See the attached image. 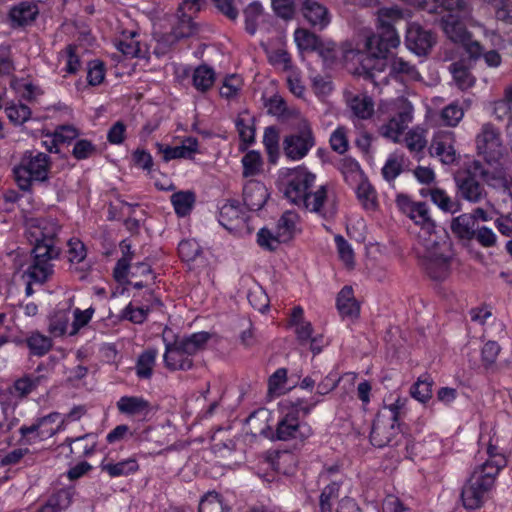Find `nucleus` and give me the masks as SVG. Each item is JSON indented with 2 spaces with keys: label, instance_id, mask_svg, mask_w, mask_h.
Wrapping results in <instances>:
<instances>
[{
  "label": "nucleus",
  "instance_id": "obj_19",
  "mask_svg": "<svg viewBox=\"0 0 512 512\" xmlns=\"http://www.w3.org/2000/svg\"><path fill=\"white\" fill-rule=\"evenodd\" d=\"M121 414L145 419L152 411L151 403L138 396H123L116 403Z\"/></svg>",
  "mask_w": 512,
  "mask_h": 512
},
{
  "label": "nucleus",
  "instance_id": "obj_30",
  "mask_svg": "<svg viewBox=\"0 0 512 512\" xmlns=\"http://www.w3.org/2000/svg\"><path fill=\"white\" fill-rule=\"evenodd\" d=\"M45 375L26 374L18 378L13 383V393L19 398H26L30 393L35 391L38 386L46 381Z\"/></svg>",
  "mask_w": 512,
  "mask_h": 512
},
{
  "label": "nucleus",
  "instance_id": "obj_20",
  "mask_svg": "<svg viewBox=\"0 0 512 512\" xmlns=\"http://www.w3.org/2000/svg\"><path fill=\"white\" fill-rule=\"evenodd\" d=\"M164 363L169 370H189L193 366V360L187 353L182 351L179 344L174 341L173 343H166L164 353Z\"/></svg>",
  "mask_w": 512,
  "mask_h": 512
},
{
  "label": "nucleus",
  "instance_id": "obj_53",
  "mask_svg": "<svg viewBox=\"0 0 512 512\" xmlns=\"http://www.w3.org/2000/svg\"><path fill=\"white\" fill-rule=\"evenodd\" d=\"M500 346L495 341H488L481 350V361L486 370H492L500 353Z\"/></svg>",
  "mask_w": 512,
  "mask_h": 512
},
{
  "label": "nucleus",
  "instance_id": "obj_1",
  "mask_svg": "<svg viewBox=\"0 0 512 512\" xmlns=\"http://www.w3.org/2000/svg\"><path fill=\"white\" fill-rule=\"evenodd\" d=\"M396 202L415 224L421 226L415 252L421 259L426 273L434 280L445 279L450 272L451 243L447 236L439 235L434 230L427 204L414 202L406 195H398Z\"/></svg>",
  "mask_w": 512,
  "mask_h": 512
},
{
  "label": "nucleus",
  "instance_id": "obj_15",
  "mask_svg": "<svg viewBox=\"0 0 512 512\" xmlns=\"http://www.w3.org/2000/svg\"><path fill=\"white\" fill-rule=\"evenodd\" d=\"M59 225L53 219H38L36 224L31 225L29 234L34 242V247L51 246L54 250H61L57 246Z\"/></svg>",
  "mask_w": 512,
  "mask_h": 512
},
{
  "label": "nucleus",
  "instance_id": "obj_7",
  "mask_svg": "<svg viewBox=\"0 0 512 512\" xmlns=\"http://www.w3.org/2000/svg\"><path fill=\"white\" fill-rule=\"evenodd\" d=\"M61 250H54L51 246L33 247V260L25 274L34 283L44 284L54 273L52 261L59 258Z\"/></svg>",
  "mask_w": 512,
  "mask_h": 512
},
{
  "label": "nucleus",
  "instance_id": "obj_48",
  "mask_svg": "<svg viewBox=\"0 0 512 512\" xmlns=\"http://www.w3.org/2000/svg\"><path fill=\"white\" fill-rule=\"evenodd\" d=\"M512 111V86H508L504 91V97L493 103L492 113L498 120L509 118L511 120Z\"/></svg>",
  "mask_w": 512,
  "mask_h": 512
},
{
  "label": "nucleus",
  "instance_id": "obj_33",
  "mask_svg": "<svg viewBox=\"0 0 512 512\" xmlns=\"http://www.w3.org/2000/svg\"><path fill=\"white\" fill-rule=\"evenodd\" d=\"M38 14V8L35 4L21 2L10 11L11 21L18 26H25L32 22Z\"/></svg>",
  "mask_w": 512,
  "mask_h": 512
},
{
  "label": "nucleus",
  "instance_id": "obj_11",
  "mask_svg": "<svg viewBox=\"0 0 512 512\" xmlns=\"http://www.w3.org/2000/svg\"><path fill=\"white\" fill-rule=\"evenodd\" d=\"M315 146V137L308 124H304L296 133L286 136L283 140L285 156L293 161L303 159Z\"/></svg>",
  "mask_w": 512,
  "mask_h": 512
},
{
  "label": "nucleus",
  "instance_id": "obj_23",
  "mask_svg": "<svg viewBox=\"0 0 512 512\" xmlns=\"http://www.w3.org/2000/svg\"><path fill=\"white\" fill-rule=\"evenodd\" d=\"M337 309L343 318H357L360 313V305L354 297L351 286H344L337 296Z\"/></svg>",
  "mask_w": 512,
  "mask_h": 512
},
{
  "label": "nucleus",
  "instance_id": "obj_29",
  "mask_svg": "<svg viewBox=\"0 0 512 512\" xmlns=\"http://www.w3.org/2000/svg\"><path fill=\"white\" fill-rule=\"evenodd\" d=\"M353 115L361 120L370 119L374 114V101L366 94H357L348 100Z\"/></svg>",
  "mask_w": 512,
  "mask_h": 512
},
{
  "label": "nucleus",
  "instance_id": "obj_8",
  "mask_svg": "<svg viewBox=\"0 0 512 512\" xmlns=\"http://www.w3.org/2000/svg\"><path fill=\"white\" fill-rule=\"evenodd\" d=\"M403 439L404 436L397 422L386 418L385 413L377 414L370 432V442L373 446L377 448L394 447L400 445Z\"/></svg>",
  "mask_w": 512,
  "mask_h": 512
},
{
  "label": "nucleus",
  "instance_id": "obj_2",
  "mask_svg": "<svg viewBox=\"0 0 512 512\" xmlns=\"http://www.w3.org/2000/svg\"><path fill=\"white\" fill-rule=\"evenodd\" d=\"M377 32L366 39L367 51L349 49L344 52L347 61H357L365 77L375 86L387 83V76L378 79L385 71L387 56L392 48L400 44L396 26L403 21V12L398 8H383L378 11Z\"/></svg>",
  "mask_w": 512,
  "mask_h": 512
},
{
  "label": "nucleus",
  "instance_id": "obj_3",
  "mask_svg": "<svg viewBox=\"0 0 512 512\" xmlns=\"http://www.w3.org/2000/svg\"><path fill=\"white\" fill-rule=\"evenodd\" d=\"M316 175L305 167L291 170L284 189L286 199L299 208L328 219L335 215L336 208L330 201L327 186L315 187Z\"/></svg>",
  "mask_w": 512,
  "mask_h": 512
},
{
  "label": "nucleus",
  "instance_id": "obj_63",
  "mask_svg": "<svg viewBox=\"0 0 512 512\" xmlns=\"http://www.w3.org/2000/svg\"><path fill=\"white\" fill-rule=\"evenodd\" d=\"M247 298L251 306L259 312H264L269 306V298L260 287L250 290Z\"/></svg>",
  "mask_w": 512,
  "mask_h": 512
},
{
  "label": "nucleus",
  "instance_id": "obj_17",
  "mask_svg": "<svg viewBox=\"0 0 512 512\" xmlns=\"http://www.w3.org/2000/svg\"><path fill=\"white\" fill-rule=\"evenodd\" d=\"M158 153H160L165 162L173 159H191L198 150V141L196 138L188 137L179 146H168L156 143Z\"/></svg>",
  "mask_w": 512,
  "mask_h": 512
},
{
  "label": "nucleus",
  "instance_id": "obj_45",
  "mask_svg": "<svg viewBox=\"0 0 512 512\" xmlns=\"http://www.w3.org/2000/svg\"><path fill=\"white\" fill-rule=\"evenodd\" d=\"M294 41L300 51H314L319 45L320 38L305 28H297Z\"/></svg>",
  "mask_w": 512,
  "mask_h": 512
},
{
  "label": "nucleus",
  "instance_id": "obj_26",
  "mask_svg": "<svg viewBox=\"0 0 512 512\" xmlns=\"http://www.w3.org/2000/svg\"><path fill=\"white\" fill-rule=\"evenodd\" d=\"M147 302L149 304L141 305L134 307L131 303L123 310L122 317L124 319H127L135 324H141L143 323L149 312L151 311L152 307L154 305L161 306V301L154 296V293L152 291H149L148 293Z\"/></svg>",
  "mask_w": 512,
  "mask_h": 512
},
{
  "label": "nucleus",
  "instance_id": "obj_54",
  "mask_svg": "<svg viewBox=\"0 0 512 512\" xmlns=\"http://www.w3.org/2000/svg\"><path fill=\"white\" fill-rule=\"evenodd\" d=\"M201 252V246L193 239L183 240L178 245L179 256L185 262L194 261Z\"/></svg>",
  "mask_w": 512,
  "mask_h": 512
},
{
  "label": "nucleus",
  "instance_id": "obj_32",
  "mask_svg": "<svg viewBox=\"0 0 512 512\" xmlns=\"http://www.w3.org/2000/svg\"><path fill=\"white\" fill-rule=\"evenodd\" d=\"M209 337L210 335L207 332H198L188 337L177 338L175 341L179 344L182 351L192 358L193 355L204 349Z\"/></svg>",
  "mask_w": 512,
  "mask_h": 512
},
{
  "label": "nucleus",
  "instance_id": "obj_28",
  "mask_svg": "<svg viewBox=\"0 0 512 512\" xmlns=\"http://www.w3.org/2000/svg\"><path fill=\"white\" fill-rule=\"evenodd\" d=\"M430 195L431 201L446 213H457L461 211V203L453 200L444 190L440 188L422 189L421 195Z\"/></svg>",
  "mask_w": 512,
  "mask_h": 512
},
{
  "label": "nucleus",
  "instance_id": "obj_21",
  "mask_svg": "<svg viewBox=\"0 0 512 512\" xmlns=\"http://www.w3.org/2000/svg\"><path fill=\"white\" fill-rule=\"evenodd\" d=\"M430 151L432 155L438 156L444 164H452L456 159L452 134L437 135L431 143Z\"/></svg>",
  "mask_w": 512,
  "mask_h": 512
},
{
  "label": "nucleus",
  "instance_id": "obj_44",
  "mask_svg": "<svg viewBox=\"0 0 512 512\" xmlns=\"http://www.w3.org/2000/svg\"><path fill=\"white\" fill-rule=\"evenodd\" d=\"M271 5L275 14L286 21L294 19L300 10L299 0H271Z\"/></svg>",
  "mask_w": 512,
  "mask_h": 512
},
{
  "label": "nucleus",
  "instance_id": "obj_40",
  "mask_svg": "<svg viewBox=\"0 0 512 512\" xmlns=\"http://www.w3.org/2000/svg\"><path fill=\"white\" fill-rule=\"evenodd\" d=\"M263 144L270 163H276L279 156V132L275 126L265 128Z\"/></svg>",
  "mask_w": 512,
  "mask_h": 512
},
{
  "label": "nucleus",
  "instance_id": "obj_38",
  "mask_svg": "<svg viewBox=\"0 0 512 512\" xmlns=\"http://www.w3.org/2000/svg\"><path fill=\"white\" fill-rule=\"evenodd\" d=\"M171 203L175 213L184 217L188 215L195 203V194L192 191H179L171 195Z\"/></svg>",
  "mask_w": 512,
  "mask_h": 512
},
{
  "label": "nucleus",
  "instance_id": "obj_31",
  "mask_svg": "<svg viewBox=\"0 0 512 512\" xmlns=\"http://www.w3.org/2000/svg\"><path fill=\"white\" fill-rule=\"evenodd\" d=\"M245 18V30L254 35L259 25L264 21L265 14L263 6L260 2L254 1L250 3L243 11Z\"/></svg>",
  "mask_w": 512,
  "mask_h": 512
},
{
  "label": "nucleus",
  "instance_id": "obj_64",
  "mask_svg": "<svg viewBox=\"0 0 512 512\" xmlns=\"http://www.w3.org/2000/svg\"><path fill=\"white\" fill-rule=\"evenodd\" d=\"M198 512H224L218 495L209 493L204 496L199 503Z\"/></svg>",
  "mask_w": 512,
  "mask_h": 512
},
{
  "label": "nucleus",
  "instance_id": "obj_57",
  "mask_svg": "<svg viewBox=\"0 0 512 512\" xmlns=\"http://www.w3.org/2000/svg\"><path fill=\"white\" fill-rule=\"evenodd\" d=\"M15 63L11 46L8 44L0 45V74L11 76L15 71Z\"/></svg>",
  "mask_w": 512,
  "mask_h": 512
},
{
  "label": "nucleus",
  "instance_id": "obj_59",
  "mask_svg": "<svg viewBox=\"0 0 512 512\" xmlns=\"http://www.w3.org/2000/svg\"><path fill=\"white\" fill-rule=\"evenodd\" d=\"M79 135L78 130L71 125H62L55 129L52 134L53 146H58L60 143H68L76 139Z\"/></svg>",
  "mask_w": 512,
  "mask_h": 512
},
{
  "label": "nucleus",
  "instance_id": "obj_34",
  "mask_svg": "<svg viewBox=\"0 0 512 512\" xmlns=\"http://www.w3.org/2000/svg\"><path fill=\"white\" fill-rule=\"evenodd\" d=\"M254 122V117L248 111L239 113L235 120L239 137L246 144H252L255 140Z\"/></svg>",
  "mask_w": 512,
  "mask_h": 512
},
{
  "label": "nucleus",
  "instance_id": "obj_36",
  "mask_svg": "<svg viewBox=\"0 0 512 512\" xmlns=\"http://www.w3.org/2000/svg\"><path fill=\"white\" fill-rule=\"evenodd\" d=\"M299 216L294 211H285L277 223V232L283 242L289 241L294 236Z\"/></svg>",
  "mask_w": 512,
  "mask_h": 512
},
{
  "label": "nucleus",
  "instance_id": "obj_51",
  "mask_svg": "<svg viewBox=\"0 0 512 512\" xmlns=\"http://www.w3.org/2000/svg\"><path fill=\"white\" fill-rule=\"evenodd\" d=\"M243 176L251 177L259 174L262 168V158L259 152L251 150L242 158Z\"/></svg>",
  "mask_w": 512,
  "mask_h": 512
},
{
  "label": "nucleus",
  "instance_id": "obj_6",
  "mask_svg": "<svg viewBox=\"0 0 512 512\" xmlns=\"http://www.w3.org/2000/svg\"><path fill=\"white\" fill-rule=\"evenodd\" d=\"M489 172L479 161H474L468 169L458 172L454 178L457 195L469 203L478 204L485 200L488 193L480 180L488 182Z\"/></svg>",
  "mask_w": 512,
  "mask_h": 512
},
{
  "label": "nucleus",
  "instance_id": "obj_50",
  "mask_svg": "<svg viewBox=\"0 0 512 512\" xmlns=\"http://www.w3.org/2000/svg\"><path fill=\"white\" fill-rule=\"evenodd\" d=\"M389 75H404L410 79H417L419 73L414 65L402 57H393L390 61Z\"/></svg>",
  "mask_w": 512,
  "mask_h": 512
},
{
  "label": "nucleus",
  "instance_id": "obj_18",
  "mask_svg": "<svg viewBox=\"0 0 512 512\" xmlns=\"http://www.w3.org/2000/svg\"><path fill=\"white\" fill-rule=\"evenodd\" d=\"M268 199L266 186L256 180H249L243 188V203L251 211L260 210Z\"/></svg>",
  "mask_w": 512,
  "mask_h": 512
},
{
  "label": "nucleus",
  "instance_id": "obj_14",
  "mask_svg": "<svg viewBox=\"0 0 512 512\" xmlns=\"http://www.w3.org/2000/svg\"><path fill=\"white\" fill-rule=\"evenodd\" d=\"M311 434V429L301 424L297 411H288L278 422L276 428V438L281 441L291 439L304 440Z\"/></svg>",
  "mask_w": 512,
  "mask_h": 512
},
{
  "label": "nucleus",
  "instance_id": "obj_24",
  "mask_svg": "<svg viewBox=\"0 0 512 512\" xmlns=\"http://www.w3.org/2000/svg\"><path fill=\"white\" fill-rule=\"evenodd\" d=\"M470 18H442L441 27L445 35L454 43L461 44L468 40L470 33L465 22Z\"/></svg>",
  "mask_w": 512,
  "mask_h": 512
},
{
  "label": "nucleus",
  "instance_id": "obj_10",
  "mask_svg": "<svg viewBox=\"0 0 512 512\" xmlns=\"http://www.w3.org/2000/svg\"><path fill=\"white\" fill-rule=\"evenodd\" d=\"M475 142L478 153L488 163L496 162L503 154L501 133L492 123L482 125Z\"/></svg>",
  "mask_w": 512,
  "mask_h": 512
},
{
  "label": "nucleus",
  "instance_id": "obj_35",
  "mask_svg": "<svg viewBox=\"0 0 512 512\" xmlns=\"http://www.w3.org/2000/svg\"><path fill=\"white\" fill-rule=\"evenodd\" d=\"M158 351L155 348H149L143 351L137 359L135 370L140 379H150L153 374V368L156 362Z\"/></svg>",
  "mask_w": 512,
  "mask_h": 512
},
{
  "label": "nucleus",
  "instance_id": "obj_9",
  "mask_svg": "<svg viewBox=\"0 0 512 512\" xmlns=\"http://www.w3.org/2000/svg\"><path fill=\"white\" fill-rule=\"evenodd\" d=\"M60 419V413L52 412L43 417L37 418L31 425H22L19 428L21 439L26 444H32L51 438L58 433L62 427L63 421L55 425Z\"/></svg>",
  "mask_w": 512,
  "mask_h": 512
},
{
  "label": "nucleus",
  "instance_id": "obj_52",
  "mask_svg": "<svg viewBox=\"0 0 512 512\" xmlns=\"http://www.w3.org/2000/svg\"><path fill=\"white\" fill-rule=\"evenodd\" d=\"M340 484L332 482L328 484L321 492L319 499L320 512H332V500L339 495Z\"/></svg>",
  "mask_w": 512,
  "mask_h": 512
},
{
  "label": "nucleus",
  "instance_id": "obj_49",
  "mask_svg": "<svg viewBox=\"0 0 512 512\" xmlns=\"http://www.w3.org/2000/svg\"><path fill=\"white\" fill-rule=\"evenodd\" d=\"M243 213L237 201L232 200L225 203L220 209V222L223 226L229 227L233 222L243 220Z\"/></svg>",
  "mask_w": 512,
  "mask_h": 512
},
{
  "label": "nucleus",
  "instance_id": "obj_27",
  "mask_svg": "<svg viewBox=\"0 0 512 512\" xmlns=\"http://www.w3.org/2000/svg\"><path fill=\"white\" fill-rule=\"evenodd\" d=\"M100 468L110 477H126L139 470V464L135 458H127L117 463L104 460Z\"/></svg>",
  "mask_w": 512,
  "mask_h": 512
},
{
  "label": "nucleus",
  "instance_id": "obj_43",
  "mask_svg": "<svg viewBox=\"0 0 512 512\" xmlns=\"http://www.w3.org/2000/svg\"><path fill=\"white\" fill-rule=\"evenodd\" d=\"M432 378L424 374L420 376L417 382L411 387V395L421 403L427 402L432 397Z\"/></svg>",
  "mask_w": 512,
  "mask_h": 512
},
{
  "label": "nucleus",
  "instance_id": "obj_42",
  "mask_svg": "<svg viewBox=\"0 0 512 512\" xmlns=\"http://www.w3.org/2000/svg\"><path fill=\"white\" fill-rule=\"evenodd\" d=\"M137 33L131 32L129 36L116 41L115 46L125 57L136 58L142 56L140 42L136 39Z\"/></svg>",
  "mask_w": 512,
  "mask_h": 512
},
{
  "label": "nucleus",
  "instance_id": "obj_13",
  "mask_svg": "<svg viewBox=\"0 0 512 512\" xmlns=\"http://www.w3.org/2000/svg\"><path fill=\"white\" fill-rule=\"evenodd\" d=\"M433 33L423 29L417 23L407 25L405 44L406 47L418 56H425L435 44Z\"/></svg>",
  "mask_w": 512,
  "mask_h": 512
},
{
  "label": "nucleus",
  "instance_id": "obj_5",
  "mask_svg": "<svg viewBox=\"0 0 512 512\" xmlns=\"http://www.w3.org/2000/svg\"><path fill=\"white\" fill-rule=\"evenodd\" d=\"M50 169L49 155L26 151L20 163L14 167L13 173L18 187L22 191H30L34 183H45L49 180Z\"/></svg>",
  "mask_w": 512,
  "mask_h": 512
},
{
  "label": "nucleus",
  "instance_id": "obj_39",
  "mask_svg": "<svg viewBox=\"0 0 512 512\" xmlns=\"http://www.w3.org/2000/svg\"><path fill=\"white\" fill-rule=\"evenodd\" d=\"M450 72L453 75L455 84L462 91L471 88L475 84V77L462 63H452L450 65Z\"/></svg>",
  "mask_w": 512,
  "mask_h": 512
},
{
  "label": "nucleus",
  "instance_id": "obj_22",
  "mask_svg": "<svg viewBox=\"0 0 512 512\" xmlns=\"http://www.w3.org/2000/svg\"><path fill=\"white\" fill-rule=\"evenodd\" d=\"M411 120V109L399 112L395 117H392L386 124L382 125V127L380 128L381 135L394 142H398L399 137L407 128Z\"/></svg>",
  "mask_w": 512,
  "mask_h": 512
},
{
  "label": "nucleus",
  "instance_id": "obj_61",
  "mask_svg": "<svg viewBox=\"0 0 512 512\" xmlns=\"http://www.w3.org/2000/svg\"><path fill=\"white\" fill-rule=\"evenodd\" d=\"M7 117L15 125H21L31 117V110L27 105L18 104L6 108Z\"/></svg>",
  "mask_w": 512,
  "mask_h": 512
},
{
  "label": "nucleus",
  "instance_id": "obj_12",
  "mask_svg": "<svg viewBox=\"0 0 512 512\" xmlns=\"http://www.w3.org/2000/svg\"><path fill=\"white\" fill-rule=\"evenodd\" d=\"M420 7L428 13H443L442 18H471L472 6L469 0H422Z\"/></svg>",
  "mask_w": 512,
  "mask_h": 512
},
{
  "label": "nucleus",
  "instance_id": "obj_37",
  "mask_svg": "<svg viewBox=\"0 0 512 512\" xmlns=\"http://www.w3.org/2000/svg\"><path fill=\"white\" fill-rule=\"evenodd\" d=\"M70 321L69 309L56 310L49 317L48 331L54 337H60L66 334Z\"/></svg>",
  "mask_w": 512,
  "mask_h": 512
},
{
  "label": "nucleus",
  "instance_id": "obj_4",
  "mask_svg": "<svg viewBox=\"0 0 512 512\" xmlns=\"http://www.w3.org/2000/svg\"><path fill=\"white\" fill-rule=\"evenodd\" d=\"M487 454L489 458L474 469L462 489L461 499L466 509H477L482 506L497 475L506 466V459L498 452L497 446L490 443Z\"/></svg>",
  "mask_w": 512,
  "mask_h": 512
},
{
  "label": "nucleus",
  "instance_id": "obj_55",
  "mask_svg": "<svg viewBox=\"0 0 512 512\" xmlns=\"http://www.w3.org/2000/svg\"><path fill=\"white\" fill-rule=\"evenodd\" d=\"M94 312L95 310L92 307H89L85 310H81L79 308L74 309L73 322L71 324L69 335L74 336L79 332L81 328L85 327L92 319Z\"/></svg>",
  "mask_w": 512,
  "mask_h": 512
},
{
  "label": "nucleus",
  "instance_id": "obj_25",
  "mask_svg": "<svg viewBox=\"0 0 512 512\" xmlns=\"http://www.w3.org/2000/svg\"><path fill=\"white\" fill-rule=\"evenodd\" d=\"M450 229L459 239L472 240L477 229V223L473 215L464 213L451 220Z\"/></svg>",
  "mask_w": 512,
  "mask_h": 512
},
{
  "label": "nucleus",
  "instance_id": "obj_56",
  "mask_svg": "<svg viewBox=\"0 0 512 512\" xmlns=\"http://www.w3.org/2000/svg\"><path fill=\"white\" fill-rule=\"evenodd\" d=\"M463 116V108L456 102L450 103L441 111L443 123L451 127L456 126L462 120Z\"/></svg>",
  "mask_w": 512,
  "mask_h": 512
},
{
  "label": "nucleus",
  "instance_id": "obj_62",
  "mask_svg": "<svg viewBox=\"0 0 512 512\" xmlns=\"http://www.w3.org/2000/svg\"><path fill=\"white\" fill-rule=\"evenodd\" d=\"M105 78V65L102 61L89 62L87 68V81L91 86L100 85Z\"/></svg>",
  "mask_w": 512,
  "mask_h": 512
},
{
  "label": "nucleus",
  "instance_id": "obj_16",
  "mask_svg": "<svg viewBox=\"0 0 512 512\" xmlns=\"http://www.w3.org/2000/svg\"><path fill=\"white\" fill-rule=\"evenodd\" d=\"M300 12L304 19L313 27L320 30L330 23L331 17L325 5L316 0H299Z\"/></svg>",
  "mask_w": 512,
  "mask_h": 512
},
{
  "label": "nucleus",
  "instance_id": "obj_46",
  "mask_svg": "<svg viewBox=\"0 0 512 512\" xmlns=\"http://www.w3.org/2000/svg\"><path fill=\"white\" fill-rule=\"evenodd\" d=\"M26 344L35 356H43L49 352L52 347V340L38 332L32 333L27 339Z\"/></svg>",
  "mask_w": 512,
  "mask_h": 512
},
{
  "label": "nucleus",
  "instance_id": "obj_47",
  "mask_svg": "<svg viewBox=\"0 0 512 512\" xmlns=\"http://www.w3.org/2000/svg\"><path fill=\"white\" fill-rule=\"evenodd\" d=\"M198 32V26L190 15L182 13L178 17L177 23L173 27V35L175 38H187Z\"/></svg>",
  "mask_w": 512,
  "mask_h": 512
},
{
  "label": "nucleus",
  "instance_id": "obj_41",
  "mask_svg": "<svg viewBox=\"0 0 512 512\" xmlns=\"http://www.w3.org/2000/svg\"><path fill=\"white\" fill-rule=\"evenodd\" d=\"M215 81V72L207 65H201L194 70L193 85L201 92L209 90Z\"/></svg>",
  "mask_w": 512,
  "mask_h": 512
},
{
  "label": "nucleus",
  "instance_id": "obj_60",
  "mask_svg": "<svg viewBox=\"0 0 512 512\" xmlns=\"http://www.w3.org/2000/svg\"><path fill=\"white\" fill-rule=\"evenodd\" d=\"M405 144L411 152L418 153L422 151L427 144L424 131L419 129L410 130L405 136Z\"/></svg>",
  "mask_w": 512,
  "mask_h": 512
},
{
  "label": "nucleus",
  "instance_id": "obj_58",
  "mask_svg": "<svg viewBox=\"0 0 512 512\" xmlns=\"http://www.w3.org/2000/svg\"><path fill=\"white\" fill-rule=\"evenodd\" d=\"M403 158L396 155L390 156L382 168V175L388 182H392L402 172Z\"/></svg>",
  "mask_w": 512,
  "mask_h": 512
}]
</instances>
